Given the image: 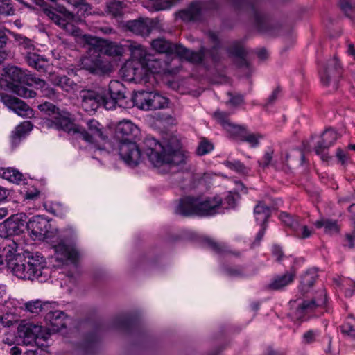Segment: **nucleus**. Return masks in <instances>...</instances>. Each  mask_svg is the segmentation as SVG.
I'll return each mask as SVG.
<instances>
[{
	"instance_id": "obj_39",
	"label": "nucleus",
	"mask_w": 355,
	"mask_h": 355,
	"mask_svg": "<svg viewBox=\"0 0 355 355\" xmlns=\"http://www.w3.org/2000/svg\"><path fill=\"white\" fill-rule=\"evenodd\" d=\"M314 225L317 228L324 227V232L327 234L338 233L340 230L336 221L329 219L322 218L317 220Z\"/></svg>"
},
{
	"instance_id": "obj_27",
	"label": "nucleus",
	"mask_w": 355,
	"mask_h": 355,
	"mask_svg": "<svg viewBox=\"0 0 355 355\" xmlns=\"http://www.w3.org/2000/svg\"><path fill=\"white\" fill-rule=\"evenodd\" d=\"M48 222L40 216H35L26 223V228L37 237L43 236L48 232Z\"/></svg>"
},
{
	"instance_id": "obj_32",
	"label": "nucleus",
	"mask_w": 355,
	"mask_h": 355,
	"mask_svg": "<svg viewBox=\"0 0 355 355\" xmlns=\"http://www.w3.org/2000/svg\"><path fill=\"white\" fill-rule=\"evenodd\" d=\"M28 64L38 71H45L48 67V61L40 55L28 51L26 55Z\"/></svg>"
},
{
	"instance_id": "obj_59",
	"label": "nucleus",
	"mask_w": 355,
	"mask_h": 355,
	"mask_svg": "<svg viewBox=\"0 0 355 355\" xmlns=\"http://www.w3.org/2000/svg\"><path fill=\"white\" fill-rule=\"evenodd\" d=\"M342 332L350 336H355V325L345 324L342 326Z\"/></svg>"
},
{
	"instance_id": "obj_64",
	"label": "nucleus",
	"mask_w": 355,
	"mask_h": 355,
	"mask_svg": "<svg viewBox=\"0 0 355 355\" xmlns=\"http://www.w3.org/2000/svg\"><path fill=\"white\" fill-rule=\"evenodd\" d=\"M281 92L280 87H277L272 92V94L268 98V103H272L277 98L279 93Z\"/></svg>"
},
{
	"instance_id": "obj_2",
	"label": "nucleus",
	"mask_w": 355,
	"mask_h": 355,
	"mask_svg": "<svg viewBox=\"0 0 355 355\" xmlns=\"http://www.w3.org/2000/svg\"><path fill=\"white\" fill-rule=\"evenodd\" d=\"M10 270L19 279L33 281L42 277L47 269L42 257L37 253L33 255L27 252L19 257L16 263H11Z\"/></svg>"
},
{
	"instance_id": "obj_14",
	"label": "nucleus",
	"mask_w": 355,
	"mask_h": 355,
	"mask_svg": "<svg viewBox=\"0 0 355 355\" xmlns=\"http://www.w3.org/2000/svg\"><path fill=\"white\" fill-rule=\"evenodd\" d=\"M221 204L222 200L219 198L197 197V216L214 215L220 207Z\"/></svg>"
},
{
	"instance_id": "obj_57",
	"label": "nucleus",
	"mask_w": 355,
	"mask_h": 355,
	"mask_svg": "<svg viewBox=\"0 0 355 355\" xmlns=\"http://www.w3.org/2000/svg\"><path fill=\"white\" fill-rule=\"evenodd\" d=\"M228 95L230 96V98L228 101V103L232 105V106H238L243 103V97L241 95L236 94L233 95L232 93L229 92Z\"/></svg>"
},
{
	"instance_id": "obj_48",
	"label": "nucleus",
	"mask_w": 355,
	"mask_h": 355,
	"mask_svg": "<svg viewBox=\"0 0 355 355\" xmlns=\"http://www.w3.org/2000/svg\"><path fill=\"white\" fill-rule=\"evenodd\" d=\"M293 231L296 236L302 239L309 238L313 233V230L308 226L299 223H296V226H293Z\"/></svg>"
},
{
	"instance_id": "obj_10",
	"label": "nucleus",
	"mask_w": 355,
	"mask_h": 355,
	"mask_svg": "<svg viewBox=\"0 0 355 355\" xmlns=\"http://www.w3.org/2000/svg\"><path fill=\"white\" fill-rule=\"evenodd\" d=\"M171 60L169 58L165 59L161 56H155L150 55L148 57L146 62L142 67L146 71H150L151 74L147 75L146 77L143 78L144 83H146V79L155 80L154 73H171L172 69L170 67Z\"/></svg>"
},
{
	"instance_id": "obj_21",
	"label": "nucleus",
	"mask_w": 355,
	"mask_h": 355,
	"mask_svg": "<svg viewBox=\"0 0 355 355\" xmlns=\"http://www.w3.org/2000/svg\"><path fill=\"white\" fill-rule=\"evenodd\" d=\"M153 26L154 22L149 19L130 21L126 24L130 31L141 36L148 35Z\"/></svg>"
},
{
	"instance_id": "obj_4",
	"label": "nucleus",
	"mask_w": 355,
	"mask_h": 355,
	"mask_svg": "<svg viewBox=\"0 0 355 355\" xmlns=\"http://www.w3.org/2000/svg\"><path fill=\"white\" fill-rule=\"evenodd\" d=\"M38 108L42 112L52 118L51 120H48L45 122L46 127L62 130L68 132L71 131L74 132H78L69 117V114L64 112H61L53 103L45 102L39 105Z\"/></svg>"
},
{
	"instance_id": "obj_11",
	"label": "nucleus",
	"mask_w": 355,
	"mask_h": 355,
	"mask_svg": "<svg viewBox=\"0 0 355 355\" xmlns=\"http://www.w3.org/2000/svg\"><path fill=\"white\" fill-rule=\"evenodd\" d=\"M26 219L27 216L24 213H19L10 216L0 225V229L5 231L4 233H1V236L8 237L22 233L25 225L26 226ZM0 231L1 232V230Z\"/></svg>"
},
{
	"instance_id": "obj_58",
	"label": "nucleus",
	"mask_w": 355,
	"mask_h": 355,
	"mask_svg": "<svg viewBox=\"0 0 355 355\" xmlns=\"http://www.w3.org/2000/svg\"><path fill=\"white\" fill-rule=\"evenodd\" d=\"M281 219L284 223L290 226L293 230V226H296L297 222L295 221L288 214L284 213L281 214Z\"/></svg>"
},
{
	"instance_id": "obj_54",
	"label": "nucleus",
	"mask_w": 355,
	"mask_h": 355,
	"mask_svg": "<svg viewBox=\"0 0 355 355\" xmlns=\"http://www.w3.org/2000/svg\"><path fill=\"white\" fill-rule=\"evenodd\" d=\"M14 14V9L10 0H0V15H11Z\"/></svg>"
},
{
	"instance_id": "obj_23",
	"label": "nucleus",
	"mask_w": 355,
	"mask_h": 355,
	"mask_svg": "<svg viewBox=\"0 0 355 355\" xmlns=\"http://www.w3.org/2000/svg\"><path fill=\"white\" fill-rule=\"evenodd\" d=\"M87 124L89 132H80L83 139L89 143H94L96 138L104 139L101 125L96 120L90 119Z\"/></svg>"
},
{
	"instance_id": "obj_36",
	"label": "nucleus",
	"mask_w": 355,
	"mask_h": 355,
	"mask_svg": "<svg viewBox=\"0 0 355 355\" xmlns=\"http://www.w3.org/2000/svg\"><path fill=\"white\" fill-rule=\"evenodd\" d=\"M200 15V3L195 2L186 10L179 12V17L184 21L196 20Z\"/></svg>"
},
{
	"instance_id": "obj_19",
	"label": "nucleus",
	"mask_w": 355,
	"mask_h": 355,
	"mask_svg": "<svg viewBox=\"0 0 355 355\" xmlns=\"http://www.w3.org/2000/svg\"><path fill=\"white\" fill-rule=\"evenodd\" d=\"M55 259L60 263H67L68 261L73 263L78 257L77 251L71 246L60 243L55 246Z\"/></svg>"
},
{
	"instance_id": "obj_17",
	"label": "nucleus",
	"mask_w": 355,
	"mask_h": 355,
	"mask_svg": "<svg viewBox=\"0 0 355 355\" xmlns=\"http://www.w3.org/2000/svg\"><path fill=\"white\" fill-rule=\"evenodd\" d=\"M18 245L12 239H6L2 243V256L3 261L5 259L9 269L11 268V263H15L17 262L19 257H22V254L17 253Z\"/></svg>"
},
{
	"instance_id": "obj_51",
	"label": "nucleus",
	"mask_w": 355,
	"mask_h": 355,
	"mask_svg": "<svg viewBox=\"0 0 355 355\" xmlns=\"http://www.w3.org/2000/svg\"><path fill=\"white\" fill-rule=\"evenodd\" d=\"M338 139V135L334 130H327L322 135V140L329 147L331 146L334 141Z\"/></svg>"
},
{
	"instance_id": "obj_52",
	"label": "nucleus",
	"mask_w": 355,
	"mask_h": 355,
	"mask_svg": "<svg viewBox=\"0 0 355 355\" xmlns=\"http://www.w3.org/2000/svg\"><path fill=\"white\" fill-rule=\"evenodd\" d=\"M225 165L230 169L234 170L235 171L240 173H245L248 172L247 168L243 163L239 161L230 162L226 161Z\"/></svg>"
},
{
	"instance_id": "obj_37",
	"label": "nucleus",
	"mask_w": 355,
	"mask_h": 355,
	"mask_svg": "<svg viewBox=\"0 0 355 355\" xmlns=\"http://www.w3.org/2000/svg\"><path fill=\"white\" fill-rule=\"evenodd\" d=\"M228 52L230 55H234L238 58L236 64L239 67H243L248 64L245 59L247 53L243 46L239 43H234L229 49Z\"/></svg>"
},
{
	"instance_id": "obj_40",
	"label": "nucleus",
	"mask_w": 355,
	"mask_h": 355,
	"mask_svg": "<svg viewBox=\"0 0 355 355\" xmlns=\"http://www.w3.org/2000/svg\"><path fill=\"white\" fill-rule=\"evenodd\" d=\"M270 207L266 206L263 202H259L254 210L257 219L262 220L263 223L270 216Z\"/></svg>"
},
{
	"instance_id": "obj_42",
	"label": "nucleus",
	"mask_w": 355,
	"mask_h": 355,
	"mask_svg": "<svg viewBox=\"0 0 355 355\" xmlns=\"http://www.w3.org/2000/svg\"><path fill=\"white\" fill-rule=\"evenodd\" d=\"M132 54L133 58L139 61L141 67L144 66L148 57L151 55L148 53L146 50L141 45L135 46L132 49Z\"/></svg>"
},
{
	"instance_id": "obj_43",
	"label": "nucleus",
	"mask_w": 355,
	"mask_h": 355,
	"mask_svg": "<svg viewBox=\"0 0 355 355\" xmlns=\"http://www.w3.org/2000/svg\"><path fill=\"white\" fill-rule=\"evenodd\" d=\"M35 81L33 82V84H35L40 86L41 89V92L43 96H46L49 98H53L55 97L56 92L53 88L50 87L44 80H42L39 78H35Z\"/></svg>"
},
{
	"instance_id": "obj_50",
	"label": "nucleus",
	"mask_w": 355,
	"mask_h": 355,
	"mask_svg": "<svg viewBox=\"0 0 355 355\" xmlns=\"http://www.w3.org/2000/svg\"><path fill=\"white\" fill-rule=\"evenodd\" d=\"M15 40L18 42L19 45L24 49L31 51L34 49V42L33 40L24 37L21 35H15Z\"/></svg>"
},
{
	"instance_id": "obj_26",
	"label": "nucleus",
	"mask_w": 355,
	"mask_h": 355,
	"mask_svg": "<svg viewBox=\"0 0 355 355\" xmlns=\"http://www.w3.org/2000/svg\"><path fill=\"white\" fill-rule=\"evenodd\" d=\"M152 48L159 53L178 55L180 44H173L164 38H157L151 42Z\"/></svg>"
},
{
	"instance_id": "obj_7",
	"label": "nucleus",
	"mask_w": 355,
	"mask_h": 355,
	"mask_svg": "<svg viewBox=\"0 0 355 355\" xmlns=\"http://www.w3.org/2000/svg\"><path fill=\"white\" fill-rule=\"evenodd\" d=\"M235 3L245 4L249 13L253 15L257 28L262 33L269 35H277L281 33L280 26L272 22L267 17L263 15L254 6L247 3L245 0H234Z\"/></svg>"
},
{
	"instance_id": "obj_28",
	"label": "nucleus",
	"mask_w": 355,
	"mask_h": 355,
	"mask_svg": "<svg viewBox=\"0 0 355 355\" xmlns=\"http://www.w3.org/2000/svg\"><path fill=\"white\" fill-rule=\"evenodd\" d=\"M319 296L311 300H304L297 307V311L301 313H308L315 309L318 306L324 305L326 303V293L324 290L319 292Z\"/></svg>"
},
{
	"instance_id": "obj_35",
	"label": "nucleus",
	"mask_w": 355,
	"mask_h": 355,
	"mask_svg": "<svg viewBox=\"0 0 355 355\" xmlns=\"http://www.w3.org/2000/svg\"><path fill=\"white\" fill-rule=\"evenodd\" d=\"M51 82L67 92H73L77 87L76 83L66 76H53Z\"/></svg>"
},
{
	"instance_id": "obj_61",
	"label": "nucleus",
	"mask_w": 355,
	"mask_h": 355,
	"mask_svg": "<svg viewBox=\"0 0 355 355\" xmlns=\"http://www.w3.org/2000/svg\"><path fill=\"white\" fill-rule=\"evenodd\" d=\"M324 144V142L322 140L318 143L317 146L315 148V151L317 155H320L322 153H324L329 148V146L327 144Z\"/></svg>"
},
{
	"instance_id": "obj_53",
	"label": "nucleus",
	"mask_w": 355,
	"mask_h": 355,
	"mask_svg": "<svg viewBox=\"0 0 355 355\" xmlns=\"http://www.w3.org/2000/svg\"><path fill=\"white\" fill-rule=\"evenodd\" d=\"M205 242L213 250L218 254L228 252L227 247L223 244L216 243L211 239H206Z\"/></svg>"
},
{
	"instance_id": "obj_3",
	"label": "nucleus",
	"mask_w": 355,
	"mask_h": 355,
	"mask_svg": "<svg viewBox=\"0 0 355 355\" xmlns=\"http://www.w3.org/2000/svg\"><path fill=\"white\" fill-rule=\"evenodd\" d=\"M46 15L58 26L64 29L67 33L75 37L76 42L85 46L88 44L96 42L94 36L84 34L83 31L75 24V17L73 14L67 12L63 17L52 10H46Z\"/></svg>"
},
{
	"instance_id": "obj_25",
	"label": "nucleus",
	"mask_w": 355,
	"mask_h": 355,
	"mask_svg": "<svg viewBox=\"0 0 355 355\" xmlns=\"http://www.w3.org/2000/svg\"><path fill=\"white\" fill-rule=\"evenodd\" d=\"M232 137L248 143L252 148L257 147L259 144V140L263 137L261 133L250 132L245 127L241 125H239L238 129Z\"/></svg>"
},
{
	"instance_id": "obj_9",
	"label": "nucleus",
	"mask_w": 355,
	"mask_h": 355,
	"mask_svg": "<svg viewBox=\"0 0 355 355\" xmlns=\"http://www.w3.org/2000/svg\"><path fill=\"white\" fill-rule=\"evenodd\" d=\"M87 46V54L81 59L82 67L93 73L103 72L106 66L103 60L100 49L93 45Z\"/></svg>"
},
{
	"instance_id": "obj_41",
	"label": "nucleus",
	"mask_w": 355,
	"mask_h": 355,
	"mask_svg": "<svg viewBox=\"0 0 355 355\" xmlns=\"http://www.w3.org/2000/svg\"><path fill=\"white\" fill-rule=\"evenodd\" d=\"M50 304L48 302L42 303L40 300L28 302L26 303L25 306L27 311L32 313L38 314L42 311H49Z\"/></svg>"
},
{
	"instance_id": "obj_8",
	"label": "nucleus",
	"mask_w": 355,
	"mask_h": 355,
	"mask_svg": "<svg viewBox=\"0 0 355 355\" xmlns=\"http://www.w3.org/2000/svg\"><path fill=\"white\" fill-rule=\"evenodd\" d=\"M42 332V327L37 323L23 320L19 324L16 331L18 344L33 345Z\"/></svg>"
},
{
	"instance_id": "obj_49",
	"label": "nucleus",
	"mask_w": 355,
	"mask_h": 355,
	"mask_svg": "<svg viewBox=\"0 0 355 355\" xmlns=\"http://www.w3.org/2000/svg\"><path fill=\"white\" fill-rule=\"evenodd\" d=\"M18 321L15 314L6 313L0 315V323L3 327H10Z\"/></svg>"
},
{
	"instance_id": "obj_33",
	"label": "nucleus",
	"mask_w": 355,
	"mask_h": 355,
	"mask_svg": "<svg viewBox=\"0 0 355 355\" xmlns=\"http://www.w3.org/2000/svg\"><path fill=\"white\" fill-rule=\"evenodd\" d=\"M215 119L223 127V128L232 137L234 132L238 129L239 125L231 123L228 119L229 114L220 111H216L214 113Z\"/></svg>"
},
{
	"instance_id": "obj_56",
	"label": "nucleus",
	"mask_w": 355,
	"mask_h": 355,
	"mask_svg": "<svg viewBox=\"0 0 355 355\" xmlns=\"http://www.w3.org/2000/svg\"><path fill=\"white\" fill-rule=\"evenodd\" d=\"M273 150H269L266 151L262 159L259 162V166L262 168L268 167L272 162Z\"/></svg>"
},
{
	"instance_id": "obj_20",
	"label": "nucleus",
	"mask_w": 355,
	"mask_h": 355,
	"mask_svg": "<svg viewBox=\"0 0 355 355\" xmlns=\"http://www.w3.org/2000/svg\"><path fill=\"white\" fill-rule=\"evenodd\" d=\"M197 197L185 196L180 199L175 212L184 216H197Z\"/></svg>"
},
{
	"instance_id": "obj_1",
	"label": "nucleus",
	"mask_w": 355,
	"mask_h": 355,
	"mask_svg": "<svg viewBox=\"0 0 355 355\" xmlns=\"http://www.w3.org/2000/svg\"><path fill=\"white\" fill-rule=\"evenodd\" d=\"M173 147L170 142L161 144L154 138L147 137L144 141V151L151 164L163 171H171L174 167L184 164L186 157L180 150L179 142L175 139Z\"/></svg>"
},
{
	"instance_id": "obj_16",
	"label": "nucleus",
	"mask_w": 355,
	"mask_h": 355,
	"mask_svg": "<svg viewBox=\"0 0 355 355\" xmlns=\"http://www.w3.org/2000/svg\"><path fill=\"white\" fill-rule=\"evenodd\" d=\"M96 42L92 44H88V45H93L100 49V53L109 56H118L121 55L123 53V48L121 45H118L116 43L108 42L105 40H102L99 37H94Z\"/></svg>"
},
{
	"instance_id": "obj_47",
	"label": "nucleus",
	"mask_w": 355,
	"mask_h": 355,
	"mask_svg": "<svg viewBox=\"0 0 355 355\" xmlns=\"http://www.w3.org/2000/svg\"><path fill=\"white\" fill-rule=\"evenodd\" d=\"M12 90L14 93L25 98H34L36 96V92L35 91L21 85H14Z\"/></svg>"
},
{
	"instance_id": "obj_31",
	"label": "nucleus",
	"mask_w": 355,
	"mask_h": 355,
	"mask_svg": "<svg viewBox=\"0 0 355 355\" xmlns=\"http://www.w3.org/2000/svg\"><path fill=\"white\" fill-rule=\"evenodd\" d=\"M295 275L296 271L295 270H291L283 275L278 276L275 278L273 281L268 284V288L270 290L281 289L291 283Z\"/></svg>"
},
{
	"instance_id": "obj_34",
	"label": "nucleus",
	"mask_w": 355,
	"mask_h": 355,
	"mask_svg": "<svg viewBox=\"0 0 355 355\" xmlns=\"http://www.w3.org/2000/svg\"><path fill=\"white\" fill-rule=\"evenodd\" d=\"M317 277V272L313 270H308L302 275L300 291L303 295H305L309 291L310 288L315 282Z\"/></svg>"
},
{
	"instance_id": "obj_38",
	"label": "nucleus",
	"mask_w": 355,
	"mask_h": 355,
	"mask_svg": "<svg viewBox=\"0 0 355 355\" xmlns=\"http://www.w3.org/2000/svg\"><path fill=\"white\" fill-rule=\"evenodd\" d=\"M207 36L209 40L213 43L212 48L207 51L211 60L214 62H217L220 60V55L218 52V48L220 47V41L218 35L212 31L207 33Z\"/></svg>"
},
{
	"instance_id": "obj_63",
	"label": "nucleus",
	"mask_w": 355,
	"mask_h": 355,
	"mask_svg": "<svg viewBox=\"0 0 355 355\" xmlns=\"http://www.w3.org/2000/svg\"><path fill=\"white\" fill-rule=\"evenodd\" d=\"M315 334L313 331L306 332L303 336V339L306 343H310L314 340Z\"/></svg>"
},
{
	"instance_id": "obj_29",
	"label": "nucleus",
	"mask_w": 355,
	"mask_h": 355,
	"mask_svg": "<svg viewBox=\"0 0 355 355\" xmlns=\"http://www.w3.org/2000/svg\"><path fill=\"white\" fill-rule=\"evenodd\" d=\"M109 92L110 94V98H107V101H113L114 107L117 103H120V106H127V105H123V101L126 98L125 94V88L123 84L119 81L110 82L109 85Z\"/></svg>"
},
{
	"instance_id": "obj_30",
	"label": "nucleus",
	"mask_w": 355,
	"mask_h": 355,
	"mask_svg": "<svg viewBox=\"0 0 355 355\" xmlns=\"http://www.w3.org/2000/svg\"><path fill=\"white\" fill-rule=\"evenodd\" d=\"M207 51L205 48H201L198 51H192L182 45L179 47L178 55L182 58H184L192 63H200L206 53Z\"/></svg>"
},
{
	"instance_id": "obj_45",
	"label": "nucleus",
	"mask_w": 355,
	"mask_h": 355,
	"mask_svg": "<svg viewBox=\"0 0 355 355\" xmlns=\"http://www.w3.org/2000/svg\"><path fill=\"white\" fill-rule=\"evenodd\" d=\"M340 6L347 16L355 17V0H340Z\"/></svg>"
},
{
	"instance_id": "obj_22",
	"label": "nucleus",
	"mask_w": 355,
	"mask_h": 355,
	"mask_svg": "<svg viewBox=\"0 0 355 355\" xmlns=\"http://www.w3.org/2000/svg\"><path fill=\"white\" fill-rule=\"evenodd\" d=\"M66 314L61 311H49L44 319L47 324L51 326V330L58 331L66 327Z\"/></svg>"
},
{
	"instance_id": "obj_15",
	"label": "nucleus",
	"mask_w": 355,
	"mask_h": 355,
	"mask_svg": "<svg viewBox=\"0 0 355 355\" xmlns=\"http://www.w3.org/2000/svg\"><path fill=\"white\" fill-rule=\"evenodd\" d=\"M2 100L9 109L18 115L25 117L33 115V110L21 100L10 95L3 96Z\"/></svg>"
},
{
	"instance_id": "obj_6",
	"label": "nucleus",
	"mask_w": 355,
	"mask_h": 355,
	"mask_svg": "<svg viewBox=\"0 0 355 355\" xmlns=\"http://www.w3.org/2000/svg\"><path fill=\"white\" fill-rule=\"evenodd\" d=\"M80 106L87 112H95L99 107L103 105L105 109L114 107V101H107L103 94L95 90L84 89L80 92Z\"/></svg>"
},
{
	"instance_id": "obj_5",
	"label": "nucleus",
	"mask_w": 355,
	"mask_h": 355,
	"mask_svg": "<svg viewBox=\"0 0 355 355\" xmlns=\"http://www.w3.org/2000/svg\"><path fill=\"white\" fill-rule=\"evenodd\" d=\"M132 101L137 108L150 111L165 108L168 106V98L155 92L137 91L132 96Z\"/></svg>"
},
{
	"instance_id": "obj_44",
	"label": "nucleus",
	"mask_w": 355,
	"mask_h": 355,
	"mask_svg": "<svg viewBox=\"0 0 355 355\" xmlns=\"http://www.w3.org/2000/svg\"><path fill=\"white\" fill-rule=\"evenodd\" d=\"M2 176L4 179L14 183H19L22 180L23 174L19 171L8 168L3 172Z\"/></svg>"
},
{
	"instance_id": "obj_12",
	"label": "nucleus",
	"mask_w": 355,
	"mask_h": 355,
	"mask_svg": "<svg viewBox=\"0 0 355 355\" xmlns=\"http://www.w3.org/2000/svg\"><path fill=\"white\" fill-rule=\"evenodd\" d=\"M121 159L130 166H137L141 158V150L135 141L121 142L119 146Z\"/></svg>"
},
{
	"instance_id": "obj_55",
	"label": "nucleus",
	"mask_w": 355,
	"mask_h": 355,
	"mask_svg": "<svg viewBox=\"0 0 355 355\" xmlns=\"http://www.w3.org/2000/svg\"><path fill=\"white\" fill-rule=\"evenodd\" d=\"M213 148L214 146L211 143L206 140H202L200 141L196 152L198 155H204L210 152Z\"/></svg>"
},
{
	"instance_id": "obj_18",
	"label": "nucleus",
	"mask_w": 355,
	"mask_h": 355,
	"mask_svg": "<svg viewBox=\"0 0 355 355\" xmlns=\"http://www.w3.org/2000/svg\"><path fill=\"white\" fill-rule=\"evenodd\" d=\"M342 69L340 67L339 61L337 58L328 61L324 71L321 76V80L324 85H329L331 80L336 81L340 76Z\"/></svg>"
},
{
	"instance_id": "obj_60",
	"label": "nucleus",
	"mask_w": 355,
	"mask_h": 355,
	"mask_svg": "<svg viewBox=\"0 0 355 355\" xmlns=\"http://www.w3.org/2000/svg\"><path fill=\"white\" fill-rule=\"evenodd\" d=\"M336 155L343 165L348 160L347 155L340 148L337 150Z\"/></svg>"
},
{
	"instance_id": "obj_62",
	"label": "nucleus",
	"mask_w": 355,
	"mask_h": 355,
	"mask_svg": "<svg viewBox=\"0 0 355 355\" xmlns=\"http://www.w3.org/2000/svg\"><path fill=\"white\" fill-rule=\"evenodd\" d=\"M8 37L4 30L0 28V49L3 48L7 44Z\"/></svg>"
},
{
	"instance_id": "obj_46",
	"label": "nucleus",
	"mask_w": 355,
	"mask_h": 355,
	"mask_svg": "<svg viewBox=\"0 0 355 355\" xmlns=\"http://www.w3.org/2000/svg\"><path fill=\"white\" fill-rule=\"evenodd\" d=\"M32 130V124L29 121H25L19 125L15 130L13 132V139H20L21 137H24L27 132Z\"/></svg>"
},
{
	"instance_id": "obj_24",
	"label": "nucleus",
	"mask_w": 355,
	"mask_h": 355,
	"mask_svg": "<svg viewBox=\"0 0 355 355\" xmlns=\"http://www.w3.org/2000/svg\"><path fill=\"white\" fill-rule=\"evenodd\" d=\"M7 74L11 80L17 83L32 85L33 82L36 80V77L17 67H10L8 68Z\"/></svg>"
},
{
	"instance_id": "obj_13",
	"label": "nucleus",
	"mask_w": 355,
	"mask_h": 355,
	"mask_svg": "<svg viewBox=\"0 0 355 355\" xmlns=\"http://www.w3.org/2000/svg\"><path fill=\"white\" fill-rule=\"evenodd\" d=\"M139 135L138 127L130 121H122L116 126L115 137L121 142L133 141Z\"/></svg>"
}]
</instances>
